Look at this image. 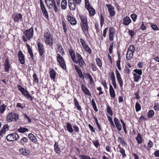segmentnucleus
<instances>
[{
  "mask_svg": "<svg viewBox=\"0 0 159 159\" xmlns=\"http://www.w3.org/2000/svg\"><path fill=\"white\" fill-rule=\"evenodd\" d=\"M43 40L46 45L52 46L53 44L52 36L48 29L45 30L43 33Z\"/></svg>",
  "mask_w": 159,
  "mask_h": 159,
  "instance_id": "obj_1",
  "label": "nucleus"
},
{
  "mask_svg": "<svg viewBox=\"0 0 159 159\" xmlns=\"http://www.w3.org/2000/svg\"><path fill=\"white\" fill-rule=\"evenodd\" d=\"M24 36H23L22 39L24 41L26 42L27 39L30 40L33 36L34 29L31 27L29 29L25 30L24 32Z\"/></svg>",
  "mask_w": 159,
  "mask_h": 159,
  "instance_id": "obj_2",
  "label": "nucleus"
},
{
  "mask_svg": "<svg viewBox=\"0 0 159 159\" xmlns=\"http://www.w3.org/2000/svg\"><path fill=\"white\" fill-rule=\"evenodd\" d=\"M19 119L18 115L16 113L12 112L8 113L7 115L6 120L9 122L16 121Z\"/></svg>",
  "mask_w": 159,
  "mask_h": 159,
  "instance_id": "obj_3",
  "label": "nucleus"
},
{
  "mask_svg": "<svg viewBox=\"0 0 159 159\" xmlns=\"http://www.w3.org/2000/svg\"><path fill=\"white\" fill-rule=\"evenodd\" d=\"M57 61L61 67L64 70L66 69L65 61L63 58L59 53L57 54Z\"/></svg>",
  "mask_w": 159,
  "mask_h": 159,
  "instance_id": "obj_4",
  "label": "nucleus"
},
{
  "mask_svg": "<svg viewBox=\"0 0 159 159\" xmlns=\"http://www.w3.org/2000/svg\"><path fill=\"white\" fill-rule=\"evenodd\" d=\"M37 46L40 55L42 57H43L44 56V53L45 52V50L43 44L40 42H38Z\"/></svg>",
  "mask_w": 159,
  "mask_h": 159,
  "instance_id": "obj_5",
  "label": "nucleus"
},
{
  "mask_svg": "<svg viewBox=\"0 0 159 159\" xmlns=\"http://www.w3.org/2000/svg\"><path fill=\"white\" fill-rule=\"evenodd\" d=\"M40 2L41 9L43 15L46 18H48V13L42 0H40Z\"/></svg>",
  "mask_w": 159,
  "mask_h": 159,
  "instance_id": "obj_6",
  "label": "nucleus"
},
{
  "mask_svg": "<svg viewBox=\"0 0 159 159\" xmlns=\"http://www.w3.org/2000/svg\"><path fill=\"white\" fill-rule=\"evenodd\" d=\"M12 16L15 22H18L22 20V16L20 13L15 14L13 15Z\"/></svg>",
  "mask_w": 159,
  "mask_h": 159,
  "instance_id": "obj_7",
  "label": "nucleus"
},
{
  "mask_svg": "<svg viewBox=\"0 0 159 159\" xmlns=\"http://www.w3.org/2000/svg\"><path fill=\"white\" fill-rule=\"evenodd\" d=\"M106 6L107 7L110 16L111 17L114 16L116 13L114 7L111 4H106Z\"/></svg>",
  "mask_w": 159,
  "mask_h": 159,
  "instance_id": "obj_8",
  "label": "nucleus"
},
{
  "mask_svg": "<svg viewBox=\"0 0 159 159\" xmlns=\"http://www.w3.org/2000/svg\"><path fill=\"white\" fill-rule=\"evenodd\" d=\"M115 30L113 27H111L109 28V39L110 41H113L115 36Z\"/></svg>",
  "mask_w": 159,
  "mask_h": 159,
  "instance_id": "obj_9",
  "label": "nucleus"
},
{
  "mask_svg": "<svg viewBox=\"0 0 159 159\" xmlns=\"http://www.w3.org/2000/svg\"><path fill=\"white\" fill-rule=\"evenodd\" d=\"M116 78L117 80L119 83L120 86L121 88H122L123 84V82L122 79V78L120 77V75L117 69H116Z\"/></svg>",
  "mask_w": 159,
  "mask_h": 159,
  "instance_id": "obj_10",
  "label": "nucleus"
},
{
  "mask_svg": "<svg viewBox=\"0 0 159 159\" xmlns=\"http://www.w3.org/2000/svg\"><path fill=\"white\" fill-rule=\"evenodd\" d=\"M18 57L20 63L24 64L25 63V59L24 56L21 51H20L18 53Z\"/></svg>",
  "mask_w": 159,
  "mask_h": 159,
  "instance_id": "obj_11",
  "label": "nucleus"
},
{
  "mask_svg": "<svg viewBox=\"0 0 159 159\" xmlns=\"http://www.w3.org/2000/svg\"><path fill=\"white\" fill-rule=\"evenodd\" d=\"M68 3L69 8L71 11H75L76 6L74 0H68Z\"/></svg>",
  "mask_w": 159,
  "mask_h": 159,
  "instance_id": "obj_12",
  "label": "nucleus"
},
{
  "mask_svg": "<svg viewBox=\"0 0 159 159\" xmlns=\"http://www.w3.org/2000/svg\"><path fill=\"white\" fill-rule=\"evenodd\" d=\"M132 22L130 17L127 16L125 17L123 19V24L125 25H128Z\"/></svg>",
  "mask_w": 159,
  "mask_h": 159,
  "instance_id": "obj_13",
  "label": "nucleus"
},
{
  "mask_svg": "<svg viewBox=\"0 0 159 159\" xmlns=\"http://www.w3.org/2000/svg\"><path fill=\"white\" fill-rule=\"evenodd\" d=\"M114 121L118 130L120 131L122 129V126L119 120L116 118L114 119Z\"/></svg>",
  "mask_w": 159,
  "mask_h": 159,
  "instance_id": "obj_14",
  "label": "nucleus"
},
{
  "mask_svg": "<svg viewBox=\"0 0 159 159\" xmlns=\"http://www.w3.org/2000/svg\"><path fill=\"white\" fill-rule=\"evenodd\" d=\"M54 1V0H45V2L48 9H52V8Z\"/></svg>",
  "mask_w": 159,
  "mask_h": 159,
  "instance_id": "obj_15",
  "label": "nucleus"
},
{
  "mask_svg": "<svg viewBox=\"0 0 159 159\" xmlns=\"http://www.w3.org/2000/svg\"><path fill=\"white\" fill-rule=\"evenodd\" d=\"M49 75L50 78L52 79H54L56 77V72L52 68H51L49 70Z\"/></svg>",
  "mask_w": 159,
  "mask_h": 159,
  "instance_id": "obj_16",
  "label": "nucleus"
},
{
  "mask_svg": "<svg viewBox=\"0 0 159 159\" xmlns=\"http://www.w3.org/2000/svg\"><path fill=\"white\" fill-rule=\"evenodd\" d=\"M20 152L24 156H27L29 155L30 152L29 150L25 148H21L19 149Z\"/></svg>",
  "mask_w": 159,
  "mask_h": 159,
  "instance_id": "obj_17",
  "label": "nucleus"
},
{
  "mask_svg": "<svg viewBox=\"0 0 159 159\" xmlns=\"http://www.w3.org/2000/svg\"><path fill=\"white\" fill-rule=\"evenodd\" d=\"M54 146V149L56 152L57 154H60L61 153V150L58 143L55 142Z\"/></svg>",
  "mask_w": 159,
  "mask_h": 159,
  "instance_id": "obj_18",
  "label": "nucleus"
},
{
  "mask_svg": "<svg viewBox=\"0 0 159 159\" xmlns=\"http://www.w3.org/2000/svg\"><path fill=\"white\" fill-rule=\"evenodd\" d=\"M109 93L110 96L112 98H114L115 97L116 94L115 92L113 87L111 84H110L109 88Z\"/></svg>",
  "mask_w": 159,
  "mask_h": 159,
  "instance_id": "obj_19",
  "label": "nucleus"
},
{
  "mask_svg": "<svg viewBox=\"0 0 159 159\" xmlns=\"http://www.w3.org/2000/svg\"><path fill=\"white\" fill-rule=\"evenodd\" d=\"M15 133L10 134L6 137L7 140L9 141H13L15 140Z\"/></svg>",
  "mask_w": 159,
  "mask_h": 159,
  "instance_id": "obj_20",
  "label": "nucleus"
},
{
  "mask_svg": "<svg viewBox=\"0 0 159 159\" xmlns=\"http://www.w3.org/2000/svg\"><path fill=\"white\" fill-rule=\"evenodd\" d=\"M5 70L7 72H8L10 68V64L8 59H6L5 62Z\"/></svg>",
  "mask_w": 159,
  "mask_h": 159,
  "instance_id": "obj_21",
  "label": "nucleus"
},
{
  "mask_svg": "<svg viewBox=\"0 0 159 159\" xmlns=\"http://www.w3.org/2000/svg\"><path fill=\"white\" fill-rule=\"evenodd\" d=\"M75 69L78 73L79 77L81 79H83L84 78V76L82 74L81 71L80 69L76 65H75Z\"/></svg>",
  "mask_w": 159,
  "mask_h": 159,
  "instance_id": "obj_22",
  "label": "nucleus"
},
{
  "mask_svg": "<svg viewBox=\"0 0 159 159\" xmlns=\"http://www.w3.org/2000/svg\"><path fill=\"white\" fill-rule=\"evenodd\" d=\"M68 20L70 24L72 25H75L77 23L75 19L70 16H68Z\"/></svg>",
  "mask_w": 159,
  "mask_h": 159,
  "instance_id": "obj_23",
  "label": "nucleus"
},
{
  "mask_svg": "<svg viewBox=\"0 0 159 159\" xmlns=\"http://www.w3.org/2000/svg\"><path fill=\"white\" fill-rule=\"evenodd\" d=\"M82 31L84 33L85 31H88V23L82 24L80 25Z\"/></svg>",
  "mask_w": 159,
  "mask_h": 159,
  "instance_id": "obj_24",
  "label": "nucleus"
},
{
  "mask_svg": "<svg viewBox=\"0 0 159 159\" xmlns=\"http://www.w3.org/2000/svg\"><path fill=\"white\" fill-rule=\"evenodd\" d=\"M81 89L82 91L84 93L88 95H90V93L89 89L86 88L85 86L82 84L81 86Z\"/></svg>",
  "mask_w": 159,
  "mask_h": 159,
  "instance_id": "obj_25",
  "label": "nucleus"
},
{
  "mask_svg": "<svg viewBox=\"0 0 159 159\" xmlns=\"http://www.w3.org/2000/svg\"><path fill=\"white\" fill-rule=\"evenodd\" d=\"M76 62L75 63H78L80 66L83 68H84V67L85 66V63L84 61V60H83V58L80 59H79L77 61L76 60Z\"/></svg>",
  "mask_w": 159,
  "mask_h": 159,
  "instance_id": "obj_26",
  "label": "nucleus"
},
{
  "mask_svg": "<svg viewBox=\"0 0 159 159\" xmlns=\"http://www.w3.org/2000/svg\"><path fill=\"white\" fill-rule=\"evenodd\" d=\"M69 53L73 61L74 62H76V57L74 51L73 50H70L69 51Z\"/></svg>",
  "mask_w": 159,
  "mask_h": 159,
  "instance_id": "obj_27",
  "label": "nucleus"
},
{
  "mask_svg": "<svg viewBox=\"0 0 159 159\" xmlns=\"http://www.w3.org/2000/svg\"><path fill=\"white\" fill-rule=\"evenodd\" d=\"M28 138L33 142L36 143H37V140L36 138L33 134L31 133H30L28 134Z\"/></svg>",
  "mask_w": 159,
  "mask_h": 159,
  "instance_id": "obj_28",
  "label": "nucleus"
},
{
  "mask_svg": "<svg viewBox=\"0 0 159 159\" xmlns=\"http://www.w3.org/2000/svg\"><path fill=\"white\" fill-rule=\"evenodd\" d=\"M74 104L75 106L77 107L78 110L79 111L81 110V108L79 102L76 98H74Z\"/></svg>",
  "mask_w": 159,
  "mask_h": 159,
  "instance_id": "obj_29",
  "label": "nucleus"
},
{
  "mask_svg": "<svg viewBox=\"0 0 159 159\" xmlns=\"http://www.w3.org/2000/svg\"><path fill=\"white\" fill-rule=\"evenodd\" d=\"M67 6V2L66 0H62L61 3V8L62 10H65Z\"/></svg>",
  "mask_w": 159,
  "mask_h": 159,
  "instance_id": "obj_30",
  "label": "nucleus"
},
{
  "mask_svg": "<svg viewBox=\"0 0 159 159\" xmlns=\"http://www.w3.org/2000/svg\"><path fill=\"white\" fill-rule=\"evenodd\" d=\"M80 17L82 24L87 23V18L86 16L83 15H80Z\"/></svg>",
  "mask_w": 159,
  "mask_h": 159,
  "instance_id": "obj_31",
  "label": "nucleus"
},
{
  "mask_svg": "<svg viewBox=\"0 0 159 159\" xmlns=\"http://www.w3.org/2000/svg\"><path fill=\"white\" fill-rule=\"evenodd\" d=\"M6 107L7 106L3 103L0 105V112L1 114H2L4 113L6 109Z\"/></svg>",
  "mask_w": 159,
  "mask_h": 159,
  "instance_id": "obj_32",
  "label": "nucleus"
},
{
  "mask_svg": "<svg viewBox=\"0 0 159 159\" xmlns=\"http://www.w3.org/2000/svg\"><path fill=\"white\" fill-rule=\"evenodd\" d=\"M25 97H26L27 98L30 99L31 100H32L33 98L30 95L29 92L26 90L25 91L24 93H22Z\"/></svg>",
  "mask_w": 159,
  "mask_h": 159,
  "instance_id": "obj_33",
  "label": "nucleus"
},
{
  "mask_svg": "<svg viewBox=\"0 0 159 159\" xmlns=\"http://www.w3.org/2000/svg\"><path fill=\"white\" fill-rule=\"evenodd\" d=\"M135 139L139 144H140L142 143V138L139 133L138 134L137 136L135 137Z\"/></svg>",
  "mask_w": 159,
  "mask_h": 159,
  "instance_id": "obj_34",
  "label": "nucleus"
},
{
  "mask_svg": "<svg viewBox=\"0 0 159 159\" xmlns=\"http://www.w3.org/2000/svg\"><path fill=\"white\" fill-rule=\"evenodd\" d=\"M66 128L68 131L70 133H72L73 131L71 124L69 122L67 123Z\"/></svg>",
  "mask_w": 159,
  "mask_h": 159,
  "instance_id": "obj_35",
  "label": "nucleus"
},
{
  "mask_svg": "<svg viewBox=\"0 0 159 159\" xmlns=\"http://www.w3.org/2000/svg\"><path fill=\"white\" fill-rule=\"evenodd\" d=\"M133 76L134 77V80L136 82H138L139 79L141 78L140 75H138L136 73H133Z\"/></svg>",
  "mask_w": 159,
  "mask_h": 159,
  "instance_id": "obj_36",
  "label": "nucleus"
},
{
  "mask_svg": "<svg viewBox=\"0 0 159 159\" xmlns=\"http://www.w3.org/2000/svg\"><path fill=\"white\" fill-rule=\"evenodd\" d=\"M120 152L122 154L123 157H126V155L125 153V150L122 147H120L119 148Z\"/></svg>",
  "mask_w": 159,
  "mask_h": 159,
  "instance_id": "obj_37",
  "label": "nucleus"
},
{
  "mask_svg": "<svg viewBox=\"0 0 159 159\" xmlns=\"http://www.w3.org/2000/svg\"><path fill=\"white\" fill-rule=\"evenodd\" d=\"M89 11V14L91 16H93L95 14V10L91 7L87 9Z\"/></svg>",
  "mask_w": 159,
  "mask_h": 159,
  "instance_id": "obj_38",
  "label": "nucleus"
},
{
  "mask_svg": "<svg viewBox=\"0 0 159 159\" xmlns=\"http://www.w3.org/2000/svg\"><path fill=\"white\" fill-rule=\"evenodd\" d=\"M133 53L127 52L126 55V59L127 60H129L131 59L133 56Z\"/></svg>",
  "mask_w": 159,
  "mask_h": 159,
  "instance_id": "obj_39",
  "label": "nucleus"
},
{
  "mask_svg": "<svg viewBox=\"0 0 159 159\" xmlns=\"http://www.w3.org/2000/svg\"><path fill=\"white\" fill-rule=\"evenodd\" d=\"M135 51V48L134 45H131L129 47L127 52L134 53Z\"/></svg>",
  "mask_w": 159,
  "mask_h": 159,
  "instance_id": "obj_40",
  "label": "nucleus"
},
{
  "mask_svg": "<svg viewBox=\"0 0 159 159\" xmlns=\"http://www.w3.org/2000/svg\"><path fill=\"white\" fill-rule=\"evenodd\" d=\"M154 112L153 110L149 111L148 113V116L149 118H152L154 115Z\"/></svg>",
  "mask_w": 159,
  "mask_h": 159,
  "instance_id": "obj_41",
  "label": "nucleus"
},
{
  "mask_svg": "<svg viewBox=\"0 0 159 159\" xmlns=\"http://www.w3.org/2000/svg\"><path fill=\"white\" fill-rule=\"evenodd\" d=\"M18 131L20 133H24L26 131H28V129L25 128L20 127L18 129Z\"/></svg>",
  "mask_w": 159,
  "mask_h": 159,
  "instance_id": "obj_42",
  "label": "nucleus"
},
{
  "mask_svg": "<svg viewBox=\"0 0 159 159\" xmlns=\"http://www.w3.org/2000/svg\"><path fill=\"white\" fill-rule=\"evenodd\" d=\"M57 46L59 51L61 50L60 52L61 53V55H62L64 53V52L61 45L60 44H57Z\"/></svg>",
  "mask_w": 159,
  "mask_h": 159,
  "instance_id": "obj_43",
  "label": "nucleus"
},
{
  "mask_svg": "<svg viewBox=\"0 0 159 159\" xmlns=\"http://www.w3.org/2000/svg\"><path fill=\"white\" fill-rule=\"evenodd\" d=\"M83 48L86 52H88L89 54L91 53L92 50L88 45L84 47Z\"/></svg>",
  "mask_w": 159,
  "mask_h": 159,
  "instance_id": "obj_44",
  "label": "nucleus"
},
{
  "mask_svg": "<svg viewBox=\"0 0 159 159\" xmlns=\"http://www.w3.org/2000/svg\"><path fill=\"white\" fill-rule=\"evenodd\" d=\"M28 141V138L25 137H23L20 139V143L22 144L26 143Z\"/></svg>",
  "mask_w": 159,
  "mask_h": 159,
  "instance_id": "obj_45",
  "label": "nucleus"
},
{
  "mask_svg": "<svg viewBox=\"0 0 159 159\" xmlns=\"http://www.w3.org/2000/svg\"><path fill=\"white\" fill-rule=\"evenodd\" d=\"M135 107L137 112L139 111L141 109V106L138 102H136L135 104Z\"/></svg>",
  "mask_w": 159,
  "mask_h": 159,
  "instance_id": "obj_46",
  "label": "nucleus"
},
{
  "mask_svg": "<svg viewBox=\"0 0 159 159\" xmlns=\"http://www.w3.org/2000/svg\"><path fill=\"white\" fill-rule=\"evenodd\" d=\"M118 141L121 143V145L123 146L125 144V142L124 139L121 137H120L118 138Z\"/></svg>",
  "mask_w": 159,
  "mask_h": 159,
  "instance_id": "obj_47",
  "label": "nucleus"
},
{
  "mask_svg": "<svg viewBox=\"0 0 159 159\" xmlns=\"http://www.w3.org/2000/svg\"><path fill=\"white\" fill-rule=\"evenodd\" d=\"M57 4L56 3V2L55 1L53 3V8L56 13H57L58 12V10L57 6Z\"/></svg>",
  "mask_w": 159,
  "mask_h": 159,
  "instance_id": "obj_48",
  "label": "nucleus"
},
{
  "mask_svg": "<svg viewBox=\"0 0 159 159\" xmlns=\"http://www.w3.org/2000/svg\"><path fill=\"white\" fill-rule=\"evenodd\" d=\"M17 87L18 89V90L22 93H24L25 91H26V90L20 85H18L17 86Z\"/></svg>",
  "mask_w": 159,
  "mask_h": 159,
  "instance_id": "obj_49",
  "label": "nucleus"
},
{
  "mask_svg": "<svg viewBox=\"0 0 159 159\" xmlns=\"http://www.w3.org/2000/svg\"><path fill=\"white\" fill-rule=\"evenodd\" d=\"M17 87L18 89V90L22 93H24L25 91H26V90L20 85H18L17 86Z\"/></svg>",
  "mask_w": 159,
  "mask_h": 159,
  "instance_id": "obj_50",
  "label": "nucleus"
},
{
  "mask_svg": "<svg viewBox=\"0 0 159 159\" xmlns=\"http://www.w3.org/2000/svg\"><path fill=\"white\" fill-rule=\"evenodd\" d=\"M2 130H3V132H4L5 133L7 131H8L9 130V125H8L6 124L2 128Z\"/></svg>",
  "mask_w": 159,
  "mask_h": 159,
  "instance_id": "obj_51",
  "label": "nucleus"
},
{
  "mask_svg": "<svg viewBox=\"0 0 159 159\" xmlns=\"http://www.w3.org/2000/svg\"><path fill=\"white\" fill-rule=\"evenodd\" d=\"M92 7L91 6L89 3V1L88 0H85V7L88 9L89 8L91 7Z\"/></svg>",
  "mask_w": 159,
  "mask_h": 159,
  "instance_id": "obj_52",
  "label": "nucleus"
},
{
  "mask_svg": "<svg viewBox=\"0 0 159 159\" xmlns=\"http://www.w3.org/2000/svg\"><path fill=\"white\" fill-rule=\"evenodd\" d=\"M93 119H94V120H95V121L96 122V125H97V126L98 128V129L99 130H101V128L100 126V125L99 124V123H98V120H97V118H96V117H93Z\"/></svg>",
  "mask_w": 159,
  "mask_h": 159,
  "instance_id": "obj_53",
  "label": "nucleus"
},
{
  "mask_svg": "<svg viewBox=\"0 0 159 159\" xmlns=\"http://www.w3.org/2000/svg\"><path fill=\"white\" fill-rule=\"evenodd\" d=\"M134 71L135 72V73L138 75H142V72L141 70L137 69H135L134 70Z\"/></svg>",
  "mask_w": 159,
  "mask_h": 159,
  "instance_id": "obj_54",
  "label": "nucleus"
},
{
  "mask_svg": "<svg viewBox=\"0 0 159 159\" xmlns=\"http://www.w3.org/2000/svg\"><path fill=\"white\" fill-rule=\"evenodd\" d=\"M80 41L82 45L83 48L85 46H86L87 45L86 43V42L82 39L80 38Z\"/></svg>",
  "mask_w": 159,
  "mask_h": 159,
  "instance_id": "obj_55",
  "label": "nucleus"
},
{
  "mask_svg": "<svg viewBox=\"0 0 159 159\" xmlns=\"http://www.w3.org/2000/svg\"><path fill=\"white\" fill-rule=\"evenodd\" d=\"M107 111L110 115L112 116V111L109 105L107 106Z\"/></svg>",
  "mask_w": 159,
  "mask_h": 159,
  "instance_id": "obj_56",
  "label": "nucleus"
},
{
  "mask_svg": "<svg viewBox=\"0 0 159 159\" xmlns=\"http://www.w3.org/2000/svg\"><path fill=\"white\" fill-rule=\"evenodd\" d=\"M104 23V18L102 14H100V24L101 26H102Z\"/></svg>",
  "mask_w": 159,
  "mask_h": 159,
  "instance_id": "obj_57",
  "label": "nucleus"
},
{
  "mask_svg": "<svg viewBox=\"0 0 159 159\" xmlns=\"http://www.w3.org/2000/svg\"><path fill=\"white\" fill-rule=\"evenodd\" d=\"M96 62L97 64L99 67H101L102 66V64L101 60L99 58H97L96 59Z\"/></svg>",
  "mask_w": 159,
  "mask_h": 159,
  "instance_id": "obj_58",
  "label": "nucleus"
},
{
  "mask_svg": "<svg viewBox=\"0 0 159 159\" xmlns=\"http://www.w3.org/2000/svg\"><path fill=\"white\" fill-rule=\"evenodd\" d=\"M131 17L133 21L135 22L137 18V16L135 14L133 13L131 15Z\"/></svg>",
  "mask_w": 159,
  "mask_h": 159,
  "instance_id": "obj_59",
  "label": "nucleus"
},
{
  "mask_svg": "<svg viewBox=\"0 0 159 159\" xmlns=\"http://www.w3.org/2000/svg\"><path fill=\"white\" fill-rule=\"evenodd\" d=\"M93 143L96 148L98 147V146L99 145V143L98 140H97L95 141H93Z\"/></svg>",
  "mask_w": 159,
  "mask_h": 159,
  "instance_id": "obj_60",
  "label": "nucleus"
},
{
  "mask_svg": "<svg viewBox=\"0 0 159 159\" xmlns=\"http://www.w3.org/2000/svg\"><path fill=\"white\" fill-rule=\"evenodd\" d=\"M86 75L88 76V77L89 78V79L90 80V83L92 84V83H93L94 81L93 79V78H92V77L91 75L90 74H89L87 73L86 74Z\"/></svg>",
  "mask_w": 159,
  "mask_h": 159,
  "instance_id": "obj_61",
  "label": "nucleus"
},
{
  "mask_svg": "<svg viewBox=\"0 0 159 159\" xmlns=\"http://www.w3.org/2000/svg\"><path fill=\"white\" fill-rule=\"evenodd\" d=\"M62 26L64 30V31L65 33H66L67 31V29L66 28V24L64 21H62Z\"/></svg>",
  "mask_w": 159,
  "mask_h": 159,
  "instance_id": "obj_62",
  "label": "nucleus"
},
{
  "mask_svg": "<svg viewBox=\"0 0 159 159\" xmlns=\"http://www.w3.org/2000/svg\"><path fill=\"white\" fill-rule=\"evenodd\" d=\"M151 26L153 30H158V28L156 25L152 24L151 25Z\"/></svg>",
  "mask_w": 159,
  "mask_h": 159,
  "instance_id": "obj_63",
  "label": "nucleus"
},
{
  "mask_svg": "<svg viewBox=\"0 0 159 159\" xmlns=\"http://www.w3.org/2000/svg\"><path fill=\"white\" fill-rule=\"evenodd\" d=\"M81 158L82 159H94L93 158L91 159L89 156L85 155H81Z\"/></svg>",
  "mask_w": 159,
  "mask_h": 159,
  "instance_id": "obj_64",
  "label": "nucleus"
}]
</instances>
